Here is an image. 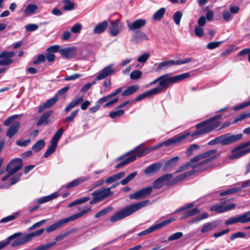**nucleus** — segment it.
<instances>
[{
	"mask_svg": "<svg viewBox=\"0 0 250 250\" xmlns=\"http://www.w3.org/2000/svg\"><path fill=\"white\" fill-rule=\"evenodd\" d=\"M149 201L144 200L142 202L126 206L121 210L116 212L110 217V221L114 223L127 217L137 210L146 207Z\"/></svg>",
	"mask_w": 250,
	"mask_h": 250,
	"instance_id": "obj_3",
	"label": "nucleus"
},
{
	"mask_svg": "<svg viewBox=\"0 0 250 250\" xmlns=\"http://www.w3.org/2000/svg\"><path fill=\"white\" fill-rule=\"evenodd\" d=\"M77 231V229L76 228H72L70 229H69L67 231H66L64 233L59 235L56 237L55 238V241H60L63 239H64L66 236H67L68 235H69L71 233H74Z\"/></svg>",
	"mask_w": 250,
	"mask_h": 250,
	"instance_id": "obj_39",
	"label": "nucleus"
},
{
	"mask_svg": "<svg viewBox=\"0 0 250 250\" xmlns=\"http://www.w3.org/2000/svg\"><path fill=\"white\" fill-rule=\"evenodd\" d=\"M38 9V7L36 4H29L24 10V13L26 14H34Z\"/></svg>",
	"mask_w": 250,
	"mask_h": 250,
	"instance_id": "obj_47",
	"label": "nucleus"
},
{
	"mask_svg": "<svg viewBox=\"0 0 250 250\" xmlns=\"http://www.w3.org/2000/svg\"><path fill=\"white\" fill-rule=\"evenodd\" d=\"M237 223L244 224L250 222V211L235 216Z\"/></svg>",
	"mask_w": 250,
	"mask_h": 250,
	"instance_id": "obj_29",
	"label": "nucleus"
},
{
	"mask_svg": "<svg viewBox=\"0 0 250 250\" xmlns=\"http://www.w3.org/2000/svg\"><path fill=\"white\" fill-rule=\"evenodd\" d=\"M59 98L57 96H55L53 98L48 100L44 104L45 107L47 108H50L58 101Z\"/></svg>",
	"mask_w": 250,
	"mask_h": 250,
	"instance_id": "obj_50",
	"label": "nucleus"
},
{
	"mask_svg": "<svg viewBox=\"0 0 250 250\" xmlns=\"http://www.w3.org/2000/svg\"><path fill=\"white\" fill-rule=\"evenodd\" d=\"M158 92H159V91L157 89H151L138 95L136 98L135 102H139L142 100L143 99H145L146 97H149L153 95H156L157 94V93Z\"/></svg>",
	"mask_w": 250,
	"mask_h": 250,
	"instance_id": "obj_27",
	"label": "nucleus"
},
{
	"mask_svg": "<svg viewBox=\"0 0 250 250\" xmlns=\"http://www.w3.org/2000/svg\"><path fill=\"white\" fill-rule=\"evenodd\" d=\"M222 115L219 114L207 120L210 131L218 127L221 124L219 120L221 118Z\"/></svg>",
	"mask_w": 250,
	"mask_h": 250,
	"instance_id": "obj_19",
	"label": "nucleus"
},
{
	"mask_svg": "<svg viewBox=\"0 0 250 250\" xmlns=\"http://www.w3.org/2000/svg\"><path fill=\"white\" fill-rule=\"evenodd\" d=\"M89 199H90V198L89 197H84L77 199V200L73 201L70 204H69L68 205V207L71 208L76 205L83 203L84 202L88 201V200H89Z\"/></svg>",
	"mask_w": 250,
	"mask_h": 250,
	"instance_id": "obj_43",
	"label": "nucleus"
},
{
	"mask_svg": "<svg viewBox=\"0 0 250 250\" xmlns=\"http://www.w3.org/2000/svg\"><path fill=\"white\" fill-rule=\"evenodd\" d=\"M52 111H47L44 112L40 118L37 122V125L40 126L43 124L47 125L49 123V118L51 115Z\"/></svg>",
	"mask_w": 250,
	"mask_h": 250,
	"instance_id": "obj_25",
	"label": "nucleus"
},
{
	"mask_svg": "<svg viewBox=\"0 0 250 250\" xmlns=\"http://www.w3.org/2000/svg\"><path fill=\"white\" fill-rule=\"evenodd\" d=\"M14 55V52L13 51H4L2 52L0 54V59H4L7 61V62H5L4 60H1L0 61V62H11V60L8 61V59L12 58Z\"/></svg>",
	"mask_w": 250,
	"mask_h": 250,
	"instance_id": "obj_35",
	"label": "nucleus"
},
{
	"mask_svg": "<svg viewBox=\"0 0 250 250\" xmlns=\"http://www.w3.org/2000/svg\"><path fill=\"white\" fill-rule=\"evenodd\" d=\"M199 146L197 144L191 145L186 150V154L188 156H190L192 154L193 151L198 149Z\"/></svg>",
	"mask_w": 250,
	"mask_h": 250,
	"instance_id": "obj_57",
	"label": "nucleus"
},
{
	"mask_svg": "<svg viewBox=\"0 0 250 250\" xmlns=\"http://www.w3.org/2000/svg\"><path fill=\"white\" fill-rule=\"evenodd\" d=\"M125 173L124 172L122 171L120 172H119L117 174H115L114 175H113L109 177H108L105 180V183L106 184H111L114 182H115L117 180H119L120 179L123 177L125 175Z\"/></svg>",
	"mask_w": 250,
	"mask_h": 250,
	"instance_id": "obj_31",
	"label": "nucleus"
},
{
	"mask_svg": "<svg viewBox=\"0 0 250 250\" xmlns=\"http://www.w3.org/2000/svg\"><path fill=\"white\" fill-rule=\"evenodd\" d=\"M107 25V22L103 21L96 26L94 29V32L96 34H101L106 29Z\"/></svg>",
	"mask_w": 250,
	"mask_h": 250,
	"instance_id": "obj_34",
	"label": "nucleus"
},
{
	"mask_svg": "<svg viewBox=\"0 0 250 250\" xmlns=\"http://www.w3.org/2000/svg\"><path fill=\"white\" fill-rule=\"evenodd\" d=\"M109 34L112 36H117L119 33L118 20L112 21L110 22L108 27Z\"/></svg>",
	"mask_w": 250,
	"mask_h": 250,
	"instance_id": "obj_22",
	"label": "nucleus"
},
{
	"mask_svg": "<svg viewBox=\"0 0 250 250\" xmlns=\"http://www.w3.org/2000/svg\"><path fill=\"white\" fill-rule=\"evenodd\" d=\"M183 235V233L182 232H177L170 236L167 240L171 241L173 240H176L181 238Z\"/></svg>",
	"mask_w": 250,
	"mask_h": 250,
	"instance_id": "obj_58",
	"label": "nucleus"
},
{
	"mask_svg": "<svg viewBox=\"0 0 250 250\" xmlns=\"http://www.w3.org/2000/svg\"><path fill=\"white\" fill-rule=\"evenodd\" d=\"M112 65H109L108 66L104 68L102 71L97 75L96 77V80H102L110 74L112 73V70L111 69Z\"/></svg>",
	"mask_w": 250,
	"mask_h": 250,
	"instance_id": "obj_28",
	"label": "nucleus"
},
{
	"mask_svg": "<svg viewBox=\"0 0 250 250\" xmlns=\"http://www.w3.org/2000/svg\"><path fill=\"white\" fill-rule=\"evenodd\" d=\"M123 109H120L116 111H111L109 113V116L112 119H115L121 116L124 113Z\"/></svg>",
	"mask_w": 250,
	"mask_h": 250,
	"instance_id": "obj_56",
	"label": "nucleus"
},
{
	"mask_svg": "<svg viewBox=\"0 0 250 250\" xmlns=\"http://www.w3.org/2000/svg\"><path fill=\"white\" fill-rule=\"evenodd\" d=\"M175 220L173 218H169L167 220H165V221L158 223L156 225L152 226L148 228L147 229L144 230L141 232L139 233L138 234V236H142L144 235L147 234L148 233H150L154 231H155L157 229H160L168 225L172 222L174 221Z\"/></svg>",
	"mask_w": 250,
	"mask_h": 250,
	"instance_id": "obj_13",
	"label": "nucleus"
},
{
	"mask_svg": "<svg viewBox=\"0 0 250 250\" xmlns=\"http://www.w3.org/2000/svg\"><path fill=\"white\" fill-rule=\"evenodd\" d=\"M18 235L17 234H13L9 236L5 241H0V250L8 246L13 241L14 238Z\"/></svg>",
	"mask_w": 250,
	"mask_h": 250,
	"instance_id": "obj_42",
	"label": "nucleus"
},
{
	"mask_svg": "<svg viewBox=\"0 0 250 250\" xmlns=\"http://www.w3.org/2000/svg\"><path fill=\"white\" fill-rule=\"evenodd\" d=\"M242 134L232 135L230 133H227L220 136L221 145L226 146L240 140L242 138Z\"/></svg>",
	"mask_w": 250,
	"mask_h": 250,
	"instance_id": "obj_11",
	"label": "nucleus"
},
{
	"mask_svg": "<svg viewBox=\"0 0 250 250\" xmlns=\"http://www.w3.org/2000/svg\"><path fill=\"white\" fill-rule=\"evenodd\" d=\"M15 234H17L18 235L14 238L12 242L11 245L12 247H16L17 246L24 244L30 241H31L34 237L32 232L25 234L22 236H21L22 233L21 232H17Z\"/></svg>",
	"mask_w": 250,
	"mask_h": 250,
	"instance_id": "obj_10",
	"label": "nucleus"
},
{
	"mask_svg": "<svg viewBox=\"0 0 250 250\" xmlns=\"http://www.w3.org/2000/svg\"><path fill=\"white\" fill-rule=\"evenodd\" d=\"M196 127L197 130L191 134V136L193 138H195L201 135L205 134L210 132L207 120L197 124L196 125Z\"/></svg>",
	"mask_w": 250,
	"mask_h": 250,
	"instance_id": "obj_15",
	"label": "nucleus"
},
{
	"mask_svg": "<svg viewBox=\"0 0 250 250\" xmlns=\"http://www.w3.org/2000/svg\"><path fill=\"white\" fill-rule=\"evenodd\" d=\"M225 206L218 204L211 207L210 210L215 211L217 213L223 212L226 211Z\"/></svg>",
	"mask_w": 250,
	"mask_h": 250,
	"instance_id": "obj_49",
	"label": "nucleus"
},
{
	"mask_svg": "<svg viewBox=\"0 0 250 250\" xmlns=\"http://www.w3.org/2000/svg\"><path fill=\"white\" fill-rule=\"evenodd\" d=\"M21 158H15L11 160L7 165L5 171H10L14 174L19 171L22 167Z\"/></svg>",
	"mask_w": 250,
	"mask_h": 250,
	"instance_id": "obj_14",
	"label": "nucleus"
},
{
	"mask_svg": "<svg viewBox=\"0 0 250 250\" xmlns=\"http://www.w3.org/2000/svg\"><path fill=\"white\" fill-rule=\"evenodd\" d=\"M57 146V145L51 143V145L48 147L45 152L44 154V157L47 158L52 153H53Z\"/></svg>",
	"mask_w": 250,
	"mask_h": 250,
	"instance_id": "obj_44",
	"label": "nucleus"
},
{
	"mask_svg": "<svg viewBox=\"0 0 250 250\" xmlns=\"http://www.w3.org/2000/svg\"><path fill=\"white\" fill-rule=\"evenodd\" d=\"M142 75L141 71L139 70H135L132 71L130 74V79L132 80H137L139 79Z\"/></svg>",
	"mask_w": 250,
	"mask_h": 250,
	"instance_id": "obj_63",
	"label": "nucleus"
},
{
	"mask_svg": "<svg viewBox=\"0 0 250 250\" xmlns=\"http://www.w3.org/2000/svg\"><path fill=\"white\" fill-rule=\"evenodd\" d=\"M19 115H14L7 118L3 122L4 126H8L11 124L15 119L18 118Z\"/></svg>",
	"mask_w": 250,
	"mask_h": 250,
	"instance_id": "obj_59",
	"label": "nucleus"
},
{
	"mask_svg": "<svg viewBox=\"0 0 250 250\" xmlns=\"http://www.w3.org/2000/svg\"><path fill=\"white\" fill-rule=\"evenodd\" d=\"M112 209H113V208L111 206L105 208H104L103 209L100 210L98 212H97L95 215V217L97 218L102 216H104V215H105L106 214H107L109 211H110L111 210H112Z\"/></svg>",
	"mask_w": 250,
	"mask_h": 250,
	"instance_id": "obj_51",
	"label": "nucleus"
},
{
	"mask_svg": "<svg viewBox=\"0 0 250 250\" xmlns=\"http://www.w3.org/2000/svg\"><path fill=\"white\" fill-rule=\"evenodd\" d=\"M148 153V149L147 148H145L144 145L142 144L135 147L133 150L117 158L116 161L118 162L123 159L125 157L128 156L125 160L117 164L115 167L117 169L120 168L135 161L137 157H142Z\"/></svg>",
	"mask_w": 250,
	"mask_h": 250,
	"instance_id": "obj_2",
	"label": "nucleus"
},
{
	"mask_svg": "<svg viewBox=\"0 0 250 250\" xmlns=\"http://www.w3.org/2000/svg\"><path fill=\"white\" fill-rule=\"evenodd\" d=\"M220 221L218 220L204 224L201 229V232L202 233H205L210 231L214 228L218 227L220 224Z\"/></svg>",
	"mask_w": 250,
	"mask_h": 250,
	"instance_id": "obj_21",
	"label": "nucleus"
},
{
	"mask_svg": "<svg viewBox=\"0 0 250 250\" xmlns=\"http://www.w3.org/2000/svg\"><path fill=\"white\" fill-rule=\"evenodd\" d=\"M223 42V41L221 42H212L208 43L207 45V48L209 49H213L218 47L220 44Z\"/></svg>",
	"mask_w": 250,
	"mask_h": 250,
	"instance_id": "obj_61",
	"label": "nucleus"
},
{
	"mask_svg": "<svg viewBox=\"0 0 250 250\" xmlns=\"http://www.w3.org/2000/svg\"><path fill=\"white\" fill-rule=\"evenodd\" d=\"M22 176L21 173H18L16 175H14L10 180V183L9 186H12L13 185L15 184L18 182H19Z\"/></svg>",
	"mask_w": 250,
	"mask_h": 250,
	"instance_id": "obj_60",
	"label": "nucleus"
},
{
	"mask_svg": "<svg viewBox=\"0 0 250 250\" xmlns=\"http://www.w3.org/2000/svg\"><path fill=\"white\" fill-rule=\"evenodd\" d=\"M246 236V233L243 232H237L232 234L230 237V240L232 241L237 238H243Z\"/></svg>",
	"mask_w": 250,
	"mask_h": 250,
	"instance_id": "obj_62",
	"label": "nucleus"
},
{
	"mask_svg": "<svg viewBox=\"0 0 250 250\" xmlns=\"http://www.w3.org/2000/svg\"><path fill=\"white\" fill-rule=\"evenodd\" d=\"M250 145V141L242 143L232 149L231 151L233 153L229 157V159L234 160L238 159L250 152V148L247 147Z\"/></svg>",
	"mask_w": 250,
	"mask_h": 250,
	"instance_id": "obj_8",
	"label": "nucleus"
},
{
	"mask_svg": "<svg viewBox=\"0 0 250 250\" xmlns=\"http://www.w3.org/2000/svg\"><path fill=\"white\" fill-rule=\"evenodd\" d=\"M217 150L215 149L209 150L208 151L204 152L202 154H200L198 155H197V156L192 158L191 159V162H197L202 159L208 157L210 156H211L212 155L215 154L217 152Z\"/></svg>",
	"mask_w": 250,
	"mask_h": 250,
	"instance_id": "obj_23",
	"label": "nucleus"
},
{
	"mask_svg": "<svg viewBox=\"0 0 250 250\" xmlns=\"http://www.w3.org/2000/svg\"><path fill=\"white\" fill-rule=\"evenodd\" d=\"M83 101V96L79 98H76L72 101L65 108L64 111L65 112H68L73 108L79 104L81 103Z\"/></svg>",
	"mask_w": 250,
	"mask_h": 250,
	"instance_id": "obj_26",
	"label": "nucleus"
},
{
	"mask_svg": "<svg viewBox=\"0 0 250 250\" xmlns=\"http://www.w3.org/2000/svg\"><path fill=\"white\" fill-rule=\"evenodd\" d=\"M137 175V172L135 171L129 175H128L126 178L122 180L120 182V184L122 185H125L130 181H131L135 176Z\"/></svg>",
	"mask_w": 250,
	"mask_h": 250,
	"instance_id": "obj_48",
	"label": "nucleus"
},
{
	"mask_svg": "<svg viewBox=\"0 0 250 250\" xmlns=\"http://www.w3.org/2000/svg\"><path fill=\"white\" fill-rule=\"evenodd\" d=\"M39 26L36 24H28L25 26L26 31L32 32L38 29Z\"/></svg>",
	"mask_w": 250,
	"mask_h": 250,
	"instance_id": "obj_64",
	"label": "nucleus"
},
{
	"mask_svg": "<svg viewBox=\"0 0 250 250\" xmlns=\"http://www.w3.org/2000/svg\"><path fill=\"white\" fill-rule=\"evenodd\" d=\"M91 210L90 208H87L86 209L82 210L81 212L72 215L67 218L62 219L50 226L47 227L46 231L47 232H51L60 228L63 225L69 222L73 221L80 218L83 215L86 214Z\"/></svg>",
	"mask_w": 250,
	"mask_h": 250,
	"instance_id": "obj_4",
	"label": "nucleus"
},
{
	"mask_svg": "<svg viewBox=\"0 0 250 250\" xmlns=\"http://www.w3.org/2000/svg\"><path fill=\"white\" fill-rule=\"evenodd\" d=\"M139 89V86L137 85H133L128 87L126 90H125L122 93V96H127L130 95L135 92H136Z\"/></svg>",
	"mask_w": 250,
	"mask_h": 250,
	"instance_id": "obj_36",
	"label": "nucleus"
},
{
	"mask_svg": "<svg viewBox=\"0 0 250 250\" xmlns=\"http://www.w3.org/2000/svg\"><path fill=\"white\" fill-rule=\"evenodd\" d=\"M64 132V129L63 127H61L55 133L53 137L52 138L51 140V143H53L56 145L58 144V141L62 136L63 133Z\"/></svg>",
	"mask_w": 250,
	"mask_h": 250,
	"instance_id": "obj_37",
	"label": "nucleus"
},
{
	"mask_svg": "<svg viewBox=\"0 0 250 250\" xmlns=\"http://www.w3.org/2000/svg\"><path fill=\"white\" fill-rule=\"evenodd\" d=\"M79 111V109L74 110L69 116H67L65 118L64 122H71L73 121L74 119L78 115Z\"/></svg>",
	"mask_w": 250,
	"mask_h": 250,
	"instance_id": "obj_53",
	"label": "nucleus"
},
{
	"mask_svg": "<svg viewBox=\"0 0 250 250\" xmlns=\"http://www.w3.org/2000/svg\"><path fill=\"white\" fill-rule=\"evenodd\" d=\"M192 169L185 172L173 178L171 181L167 183V186H170L173 184H175L180 181H182L187 177H189L195 173H199L208 169V167H202L200 169H198V166H192Z\"/></svg>",
	"mask_w": 250,
	"mask_h": 250,
	"instance_id": "obj_9",
	"label": "nucleus"
},
{
	"mask_svg": "<svg viewBox=\"0 0 250 250\" xmlns=\"http://www.w3.org/2000/svg\"><path fill=\"white\" fill-rule=\"evenodd\" d=\"M63 9L66 11H70L74 8V3L71 2L70 0H64Z\"/></svg>",
	"mask_w": 250,
	"mask_h": 250,
	"instance_id": "obj_52",
	"label": "nucleus"
},
{
	"mask_svg": "<svg viewBox=\"0 0 250 250\" xmlns=\"http://www.w3.org/2000/svg\"><path fill=\"white\" fill-rule=\"evenodd\" d=\"M241 190V188H233L226 190L225 191L222 192L220 193V195L221 196H224L228 194H232L237 192H238Z\"/></svg>",
	"mask_w": 250,
	"mask_h": 250,
	"instance_id": "obj_54",
	"label": "nucleus"
},
{
	"mask_svg": "<svg viewBox=\"0 0 250 250\" xmlns=\"http://www.w3.org/2000/svg\"><path fill=\"white\" fill-rule=\"evenodd\" d=\"M58 196L59 193L58 192H54L49 195L40 198L38 200L37 202L39 204H43L55 199Z\"/></svg>",
	"mask_w": 250,
	"mask_h": 250,
	"instance_id": "obj_33",
	"label": "nucleus"
},
{
	"mask_svg": "<svg viewBox=\"0 0 250 250\" xmlns=\"http://www.w3.org/2000/svg\"><path fill=\"white\" fill-rule=\"evenodd\" d=\"M166 12L165 8H161L157 10L153 15L152 19L154 21H160L164 16Z\"/></svg>",
	"mask_w": 250,
	"mask_h": 250,
	"instance_id": "obj_40",
	"label": "nucleus"
},
{
	"mask_svg": "<svg viewBox=\"0 0 250 250\" xmlns=\"http://www.w3.org/2000/svg\"><path fill=\"white\" fill-rule=\"evenodd\" d=\"M21 124L19 122H16L8 128L6 135L9 138H12L16 135L20 129Z\"/></svg>",
	"mask_w": 250,
	"mask_h": 250,
	"instance_id": "obj_20",
	"label": "nucleus"
},
{
	"mask_svg": "<svg viewBox=\"0 0 250 250\" xmlns=\"http://www.w3.org/2000/svg\"><path fill=\"white\" fill-rule=\"evenodd\" d=\"M45 146V142L43 139L38 141L32 146V149L35 152L41 150Z\"/></svg>",
	"mask_w": 250,
	"mask_h": 250,
	"instance_id": "obj_41",
	"label": "nucleus"
},
{
	"mask_svg": "<svg viewBox=\"0 0 250 250\" xmlns=\"http://www.w3.org/2000/svg\"><path fill=\"white\" fill-rule=\"evenodd\" d=\"M87 180L86 177H80L77 179H76L70 182L67 185L65 186V188L67 189L72 188L73 187H76L79 184H82L83 182Z\"/></svg>",
	"mask_w": 250,
	"mask_h": 250,
	"instance_id": "obj_32",
	"label": "nucleus"
},
{
	"mask_svg": "<svg viewBox=\"0 0 250 250\" xmlns=\"http://www.w3.org/2000/svg\"><path fill=\"white\" fill-rule=\"evenodd\" d=\"M56 244V241L40 245L33 250H48Z\"/></svg>",
	"mask_w": 250,
	"mask_h": 250,
	"instance_id": "obj_46",
	"label": "nucleus"
},
{
	"mask_svg": "<svg viewBox=\"0 0 250 250\" xmlns=\"http://www.w3.org/2000/svg\"><path fill=\"white\" fill-rule=\"evenodd\" d=\"M146 23V21L145 19H140L132 22L127 21V26L129 31H135L145 26Z\"/></svg>",
	"mask_w": 250,
	"mask_h": 250,
	"instance_id": "obj_16",
	"label": "nucleus"
},
{
	"mask_svg": "<svg viewBox=\"0 0 250 250\" xmlns=\"http://www.w3.org/2000/svg\"><path fill=\"white\" fill-rule=\"evenodd\" d=\"M168 74L163 75L150 83L149 85H151L159 82V86L154 88L159 91L157 94L161 93L163 89H166L173 83H177L188 78L190 76V73L187 72L173 77H168Z\"/></svg>",
	"mask_w": 250,
	"mask_h": 250,
	"instance_id": "obj_1",
	"label": "nucleus"
},
{
	"mask_svg": "<svg viewBox=\"0 0 250 250\" xmlns=\"http://www.w3.org/2000/svg\"><path fill=\"white\" fill-rule=\"evenodd\" d=\"M152 188L151 187H147L140 190H139L129 195V198L131 200L134 199L136 200L144 199L149 196L152 192Z\"/></svg>",
	"mask_w": 250,
	"mask_h": 250,
	"instance_id": "obj_12",
	"label": "nucleus"
},
{
	"mask_svg": "<svg viewBox=\"0 0 250 250\" xmlns=\"http://www.w3.org/2000/svg\"><path fill=\"white\" fill-rule=\"evenodd\" d=\"M182 13L181 11H178L176 12L173 16V19L175 22V23L176 25H179L180 23L181 19L182 17Z\"/></svg>",
	"mask_w": 250,
	"mask_h": 250,
	"instance_id": "obj_55",
	"label": "nucleus"
},
{
	"mask_svg": "<svg viewBox=\"0 0 250 250\" xmlns=\"http://www.w3.org/2000/svg\"><path fill=\"white\" fill-rule=\"evenodd\" d=\"M77 53V49L75 47H68L59 50L60 54L65 58H72L74 57Z\"/></svg>",
	"mask_w": 250,
	"mask_h": 250,
	"instance_id": "obj_17",
	"label": "nucleus"
},
{
	"mask_svg": "<svg viewBox=\"0 0 250 250\" xmlns=\"http://www.w3.org/2000/svg\"><path fill=\"white\" fill-rule=\"evenodd\" d=\"M208 216V215L207 212H204L193 218L189 221V223L191 224L197 223L203 219L207 218Z\"/></svg>",
	"mask_w": 250,
	"mask_h": 250,
	"instance_id": "obj_45",
	"label": "nucleus"
},
{
	"mask_svg": "<svg viewBox=\"0 0 250 250\" xmlns=\"http://www.w3.org/2000/svg\"><path fill=\"white\" fill-rule=\"evenodd\" d=\"M200 212V209L198 208H195L190 210L186 211L184 212L183 216L181 218V219H184L188 217L193 216L198 214Z\"/></svg>",
	"mask_w": 250,
	"mask_h": 250,
	"instance_id": "obj_38",
	"label": "nucleus"
},
{
	"mask_svg": "<svg viewBox=\"0 0 250 250\" xmlns=\"http://www.w3.org/2000/svg\"><path fill=\"white\" fill-rule=\"evenodd\" d=\"M190 135V133L189 132H185L183 134H180L174 136L172 138H169L163 142H162L155 146L147 147V148L148 149L149 152L150 151L158 149L164 146H169L182 141Z\"/></svg>",
	"mask_w": 250,
	"mask_h": 250,
	"instance_id": "obj_5",
	"label": "nucleus"
},
{
	"mask_svg": "<svg viewBox=\"0 0 250 250\" xmlns=\"http://www.w3.org/2000/svg\"><path fill=\"white\" fill-rule=\"evenodd\" d=\"M113 192L110 190V188H102L96 190L91 193L93 199L89 202L90 205L98 203L103 200L112 196Z\"/></svg>",
	"mask_w": 250,
	"mask_h": 250,
	"instance_id": "obj_7",
	"label": "nucleus"
},
{
	"mask_svg": "<svg viewBox=\"0 0 250 250\" xmlns=\"http://www.w3.org/2000/svg\"><path fill=\"white\" fill-rule=\"evenodd\" d=\"M217 156H212L209 158L206 159V160L202 161L196 164H194L195 162H191V160L190 161L181 166H180L175 172V173L181 172L183 171L187 170L190 167L192 168V166H198V169H200L202 167H208V169L212 167V165L210 162L217 158Z\"/></svg>",
	"mask_w": 250,
	"mask_h": 250,
	"instance_id": "obj_6",
	"label": "nucleus"
},
{
	"mask_svg": "<svg viewBox=\"0 0 250 250\" xmlns=\"http://www.w3.org/2000/svg\"><path fill=\"white\" fill-rule=\"evenodd\" d=\"M172 176L171 174H166L162 175L153 182V187L155 188H161L164 185L163 183L170 180Z\"/></svg>",
	"mask_w": 250,
	"mask_h": 250,
	"instance_id": "obj_18",
	"label": "nucleus"
},
{
	"mask_svg": "<svg viewBox=\"0 0 250 250\" xmlns=\"http://www.w3.org/2000/svg\"><path fill=\"white\" fill-rule=\"evenodd\" d=\"M161 163H157L153 164L147 167L145 170V173L146 175L154 173L157 172L162 167Z\"/></svg>",
	"mask_w": 250,
	"mask_h": 250,
	"instance_id": "obj_24",
	"label": "nucleus"
},
{
	"mask_svg": "<svg viewBox=\"0 0 250 250\" xmlns=\"http://www.w3.org/2000/svg\"><path fill=\"white\" fill-rule=\"evenodd\" d=\"M179 157L176 156L169 160L166 163L164 169L166 170H167L171 169V168L175 167L176 166L178 161L179 160Z\"/></svg>",
	"mask_w": 250,
	"mask_h": 250,
	"instance_id": "obj_30",
	"label": "nucleus"
}]
</instances>
